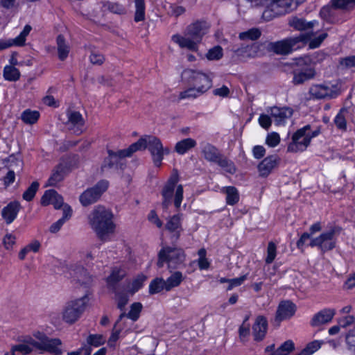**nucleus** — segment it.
<instances>
[{
	"label": "nucleus",
	"instance_id": "obj_1",
	"mask_svg": "<svg viewBox=\"0 0 355 355\" xmlns=\"http://www.w3.org/2000/svg\"><path fill=\"white\" fill-rule=\"evenodd\" d=\"M37 340L32 337L24 338L19 344L14 345V351H18L22 355H28L34 349L48 352L54 355L62 353L60 346L62 342L58 338H49L46 335L38 333L35 335Z\"/></svg>",
	"mask_w": 355,
	"mask_h": 355
},
{
	"label": "nucleus",
	"instance_id": "obj_2",
	"mask_svg": "<svg viewBox=\"0 0 355 355\" xmlns=\"http://www.w3.org/2000/svg\"><path fill=\"white\" fill-rule=\"evenodd\" d=\"M148 148L152 156L155 166H160L164 155L170 153L168 147L164 148L161 140L154 136L146 135L141 137L137 142L132 144L125 151L126 155H132L137 150Z\"/></svg>",
	"mask_w": 355,
	"mask_h": 355
},
{
	"label": "nucleus",
	"instance_id": "obj_3",
	"mask_svg": "<svg viewBox=\"0 0 355 355\" xmlns=\"http://www.w3.org/2000/svg\"><path fill=\"white\" fill-rule=\"evenodd\" d=\"M112 218V213L103 206L96 207L89 214V224L101 241L114 232L115 225Z\"/></svg>",
	"mask_w": 355,
	"mask_h": 355
},
{
	"label": "nucleus",
	"instance_id": "obj_4",
	"mask_svg": "<svg viewBox=\"0 0 355 355\" xmlns=\"http://www.w3.org/2000/svg\"><path fill=\"white\" fill-rule=\"evenodd\" d=\"M88 291L81 297L67 302L62 311V318L64 322L69 324L75 323L85 312L89 302Z\"/></svg>",
	"mask_w": 355,
	"mask_h": 355
},
{
	"label": "nucleus",
	"instance_id": "obj_5",
	"mask_svg": "<svg viewBox=\"0 0 355 355\" xmlns=\"http://www.w3.org/2000/svg\"><path fill=\"white\" fill-rule=\"evenodd\" d=\"M178 182L177 173L172 175L162 189V196L163 200L162 206L163 209L167 210L172 202V198L175 191L174 205L178 209L183 199V187L181 184L176 186Z\"/></svg>",
	"mask_w": 355,
	"mask_h": 355
},
{
	"label": "nucleus",
	"instance_id": "obj_6",
	"mask_svg": "<svg viewBox=\"0 0 355 355\" xmlns=\"http://www.w3.org/2000/svg\"><path fill=\"white\" fill-rule=\"evenodd\" d=\"M312 33H302L297 37H289L276 42H270L269 49L276 54L287 55L294 50L305 46Z\"/></svg>",
	"mask_w": 355,
	"mask_h": 355
},
{
	"label": "nucleus",
	"instance_id": "obj_7",
	"mask_svg": "<svg viewBox=\"0 0 355 355\" xmlns=\"http://www.w3.org/2000/svg\"><path fill=\"white\" fill-rule=\"evenodd\" d=\"M185 254L182 249L169 246L163 247L158 253L157 265L162 268L166 263L168 268H176L184 263Z\"/></svg>",
	"mask_w": 355,
	"mask_h": 355
},
{
	"label": "nucleus",
	"instance_id": "obj_8",
	"mask_svg": "<svg viewBox=\"0 0 355 355\" xmlns=\"http://www.w3.org/2000/svg\"><path fill=\"white\" fill-rule=\"evenodd\" d=\"M340 231V227H333L329 231L323 232L319 236L313 239L309 245L311 247H318L322 252L331 250L336 247L335 236L338 235Z\"/></svg>",
	"mask_w": 355,
	"mask_h": 355
},
{
	"label": "nucleus",
	"instance_id": "obj_9",
	"mask_svg": "<svg viewBox=\"0 0 355 355\" xmlns=\"http://www.w3.org/2000/svg\"><path fill=\"white\" fill-rule=\"evenodd\" d=\"M310 125H307L297 130L292 137V142L288 146L287 150L291 153L304 151L309 146L311 136L307 130H310Z\"/></svg>",
	"mask_w": 355,
	"mask_h": 355
},
{
	"label": "nucleus",
	"instance_id": "obj_10",
	"mask_svg": "<svg viewBox=\"0 0 355 355\" xmlns=\"http://www.w3.org/2000/svg\"><path fill=\"white\" fill-rule=\"evenodd\" d=\"M109 182L105 180H101L94 187L85 191L79 198L82 205L86 207L96 202L107 189Z\"/></svg>",
	"mask_w": 355,
	"mask_h": 355
},
{
	"label": "nucleus",
	"instance_id": "obj_11",
	"mask_svg": "<svg viewBox=\"0 0 355 355\" xmlns=\"http://www.w3.org/2000/svg\"><path fill=\"white\" fill-rule=\"evenodd\" d=\"M341 93L340 87L338 85H332L328 86L324 84H315L311 86L309 94L311 98L324 99V98H335Z\"/></svg>",
	"mask_w": 355,
	"mask_h": 355
},
{
	"label": "nucleus",
	"instance_id": "obj_12",
	"mask_svg": "<svg viewBox=\"0 0 355 355\" xmlns=\"http://www.w3.org/2000/svg\"><path fill=\"white\" fill-rule=\"evenodd\" d=\"M182 78L187 83L196 87L204 86L206 83L205 80L209 82L210 88L212 86L211 78L209 75L198 70L191 69H184L182 73Z\"/></svg>",
	"mask_w": 355,
	"mask_h": 355
},
{
	"label": "nucleus",
	"instance_id": "obj_13",
	"mask_svg": "<svg viewBox=\"0 0 355 355\" xmlns=\"http://www.w3.org/2000/svg\"><path fill=\"white\" fill-rule=\"evenodd\" d=\"M296 306L290 301L279 303L276 311L275 322L279 325L282 320L291 318L295 313Z\"/></svg>",
	"mask_w": 355,
	"mask_h": 355
},
{
	"label": "nucleus",
	"instance_id": "obj_14",
	"mask_svg": "<svg viewBox=\"0 0 355 355\" xmlns=\"http://www.w3.org/2000/svg\"><path fill=\"white\" fill-rule=\"evenodd\" d=\"M32 27L26 25L20 34L14 39L0 40V51L11 46H22L25 44L26 37L29 35Z\"/></svg>",
	"mask_w": 355,
	"mask_h": 355
},
{
	"label": "nucleus",
	"instance_id": "obj_15",
	"mask_svg": "<svg viewBox=\"0 0 355 355\" xmlns=\"http://www.w3.org/2000/svg\"><path fill=\"white\" fill-rule=\"evenodd\" d=\"M280 158L277 155H272L264 158L258 165L259 175L267 177L279 164Z\"/></svg>",
	"mask_w": 355,
	"mask_h": 355
},
{
	"label": "nucleus",
	"instance_id": "obj_16",
	"mask_svg": "<svg viewBox=\"0 0 355 355\" xmlns=\"http://www.w3.org/2000/svg\"><path fill=\"white\" fill-rule=\"evenodd\" d=\"M209 28V24L205 21H197L187 26V34L200 43L204 35Z\"/></svg>",
	"mask_w": 355,
	"mask_h": 355
},
{
	"label": "nucleus",
	"instance_id": "obj_17",
	"mask_svg": "<svg viewBox=\"0 0 355 355\" xmlns=\"http://www.w3.org/2000/svg\"><path fill=\"white\" fill-rule=\"evenodd\" d=\"M67 118L68 128L73 130L74 133L80 135L83 132L82 129L85 125V120L82 114L77 111H69Z\"/></svg>",
	"mask_w": 355,
	"mask_h": 355
},
{
	"label": "nucleus",
	"instance_id": "obj_18",
	"mask_svg": "<svg viewBox=\"0 0 355 355\" xmlns=\"http://www.w3.org/2000/svg\"><path fill=\"white\" fill-rule=\"evenodd\" d=\"M268 330V320L263 315H258L252 325V335L254 340L259 342L264 339Z\"/></svg>",
	"mask_w": 355,
	"mask_h": 355
},
{
	"label": "nucleus",
	"instance_id": "obj_19",
	"mask_svg": "<svg viewBox=\"0 0 355 355\" xmlns=\"http://www.w3.org/2000/svg\"><path fill=\"white\" fill-rule=\"evenodd\" d=\"M172 40L178 44L182 49H187L191 51H197L198 49V42L191 36L189 35L187 32L184 36L176 34L172 36Z\"/></svg>",
	"mask_w": 355,
	"mask_h": 355
},
{
	"label": "nucleus",
	"instance_id": "obj_20",
	"mask_svg": "<svg viewBox=\"0 0 355 355\" xmlns=\"http://www.w3.org/2000/svg\"><path fill=\"white\" fill-rule=\"evenodd\" d=\"M63 203L62 197L53 189L46 191L41 198V204L42 205L46 206L51 204L56 209L61 208Z\"/></svg>",
	"mask_w": 355,
	"mask_h": 355
},
{
	"label": "nucleus",
	"instance_id": "obj_21",
	"mask_svg": "<svg viewBox=\"0 0 355 355\" xmlns=\"http://www.w3.org/2000/svg\"><path fill=\"white\" fill-rule=\"evenodd\" d=\"M73 280L81 286L88 287L93 282V278L87 270L81 266L76 267L71 272Z\"/></svg>",
	"mask_w": 355,
	"mask_h": 355
},
{
	"label": "nucleus",
	"instance_id": "obj_22",
	"mask_svg": "<svg viewBox=\"0 0 355 355\" xmlns=\"http://www.w3.org/2000/svg\"><path fill=\"white\" fill-rule=\"evenodd\" d=\"M336 311L332 309H324L315 314L311 320V325L313 327H318L321 324H327L331 321Z\"/></svg>",
	"mask_w": 355,
	"mask_h": 355
},
{
	"label": "nucleus",
	"instance_id": "obj_23",
	"mask_svg": "<svg viewBox=\"0 0 355 355\" xmlns=\"http://www.w3.org/2000/svg\"><path fill=\"white\" fill-rule=\"evenodd\" d=\"M270 8L277 15H284L295 9L293 0H271Z\"/></svg>",
	"mask_w": 355,
	"mask_h": 355
},
{
	"label": "nucleus",
	"instance_id": "obj_24",
	"mask_svg": "<svg viewBox=\"0 0 355 355\" xmlns=\"http://www.w3.org/2000/svg\"><path fill=\"white\" fill-rule=\"evenodd\" d=\"M205 81L206 83L205 84L204 86H200L199 87L193 86L188 88L184 91L181 92L179 95V99H193L205 93L207 90L210 89L209 82L207 80H205Z\"/></svg>",
	"mask_w": 355,
	"mask_h": 355
},
{
	"label": "nucleus",
	"instance_id": "obj_25",
	"mask_svg": "<svg viewBox=\"0 0 355 355\" xmlns=\"http://www.w3.org/2000/svg\"><path fill=\"white\" fill-rule=\"evenodd\" d=\"M125 276V270L115 268L112 270L111 274L107 278V286L114 293L119 291V284Z\"/></svg>",
	"mask_w": 355,
	"mask_h": 355
},
{
	"label": "nucleus",
	"instance_id": "obj_26",
	"mask_svg": "<svg viewBox=\"0 0 355 355\" xmlns=\"http://www.w3.org/2000/svg\"><path fill=\"white\" fill-rule=\"evenodd\" d=\"M293 114V110L288 107H273L270 108V115L274 119L277 125L284 124L285 120Z\"/></svg>",
	"mask_w": 355,
	"mask_h": 355
},
{
	"label": "nucleus",
	"instance_id": "obj_27",
	"mask_svg": "<svg viewBox=\"0 0 355 355\" xmlns=\"http://www.w3.org/2000/svg\"><path fill=\"white\" fill-rule=\"evenodd\" d=\"M181 214H176L171 217L166 224V229L173 233V237L175 240H178L180 236V233L182 231L181 226Z\"/></svg>",
	"mask_w": 355,
	"mask_h": 355
},
{
	"label": "nucleus",
	"instance_id": "obj_28",
	"mask_svg": "<svg viewBox=\"0 0 355 355\" xmlns=\"http://www.w3.org/2000/svg\"><path fill=\"white\" fill-rule=\"evenodd\" d=\"M20 209L18 202H12L5 207L1 211V216L7 224H10L16 218Z\"/></svg>",
	"mask_w": 355,
	"mask_h": 355
},
{
	"label": "nucleus",
	"instance_id": "obj_29",
	"mask_svg": "<svg viewBox=\"0 0 355 355\" xmlns=\"http://www.w3.org/2000/svg\"><path fill=\"white\" fill-rule=\"evenodd\" d=\"M202 154L207 161L214 163H216L222 155L216 147L209 143L202 144Z\"/></svg>",
	"mask_w": 355,
	"mask_h": 355
},
{
	"label": "nucleus",
	"instance_id": "obj_30",
	"mask_svg": "<svg viewBox=\"0 0 355 355\" xmlns=\"http://www.w3.org/2000/svg\"><path fill=\"white\" fill-rule=\"evenodd\" d=\"M125 149L114 152L111 150H107L108 157H106L101 166L102 171L112 168L117 162V158H124L130 157L131 155H126L125 153H121V152L125 151Z\"/></svg>",
	"mask_w": 355,
	"mask_h": 355
},
{
	"label": "nucleus",
	"instance_id": "obj_31",
	"mask_svg": "<svg viewBox=\"0 0 355 355\" xmlns=\"http://www.w3.org/2000/svg\"><path fill=\"white\" fill-rule=\"evenodd\" d=\"M318 24L315 20L307 21L302 17H293L289 19L288 24L295 30L303 31L312 29Z\"/></svg>",
	"mask_w": 355,
	"mask_h": 355
},
{
	"label": "nucleus",
	"instance_id": "obj_32",
	"mask_svg": "<svg viewBox=\"0 0 355 355\" xmlns=\"http://www.w3.org/2000/svg\"><path fill=\"white\" fill-rule=\"evenodd\" d=\"M315 76V71L312 67L294 73L293 83L294 85L303 84L304 82L313 79Z\"/></svg>",
	"mask_w": 355,
	"mask_h": 355
},
{
	"label": "nucleus",
	"instance_id": "obj_33",
	"mask_svg": "<svg viewBox=\"0 0 355 355\" xmlns=\"http://www.w3.org/2000/svg\"><path fill=\"white\" fill-rule=\"evenodd\" d=\"M67 167L63 164H58L55 167L51 177L48 180V186H55L58 182H61L66 175Z\"/></svg>",
	"mask_w": 355,
	"mask_h": 355
},
{
	"label": "nucleus",
	"instance_id": "obj_34",
	"mask_svg": "<svg viewBox=\"0 0 355 355\" xmlns=\"http://www.w3.org/2000/svg\"><path fill=\"white\" fill-rule=\"evenodd\" d=\"M196 141L191 138L184 139L176 143L175 151L179 155H184L189 150L196 147Z\"/></svg>",
	"mask_w": 355,
	"mask_h": 355
},
{
	"label": "nucleus",
	"instance_id": "obj_35",
	"mask_svg": "<svg viewBox=\"0 0 355 355\" xmlns=\"http://www.w3.org/2000/svg\"><path fill=\"white\" fill-rule=\"evenodd\" d=\"M56 42L58 58L60 60L63 61L67 58L70 51V47L62 35H59L57 37Z\"/></svg>",
	"mask_w": 355,
	"mask_h": 355
},
{
	"label": "nucleus",
	"instance_id": "obj_36",
	"mask_svg": "<svg viewBox=\"0 0 355 355\" xmlns=\"http://www.w3.org/2000/svg\"><path fill=\"white\" fill-rule=\"evenodd\" d=\"M184 280L183 275L180 271L173 272L166 280V291H171L173 288L178 287Z\"/></svg>",
	"mask_w": 355,
	"mask_h": 355
},
{
	"label": "nucleus",
	"instance_id": "obj_37",
	"mask_svg": "<svg viewBox=\"0 0 355 355\" xmlns=\"http://www.w3.org/2000/svg\"><path fill=\"white\" fill-rule=\"evenodd\" d=\"M142 309V304L140 302H135L130 306V310L128 313L125 314V313H122L119 320L116 321L115 325L121 320L123 317L126 316L128 318L131 319L133 321H136L138 320L140 315V313Z\"/></svg>",
	"mask_w": 355,
	"mask_h": 355
},
{
	"label": "nucleus",
	"instance_id": "obj_38",
	"mask_svg": "<svg viewBox=\"0 0 355 355\" xmlns=\"http://www.w3.org/2000/svg\"><path fill=\"white\" fill-rule=\"evenodd\" d=\"M259 49V45L256 43L252 44V45H247L245 46H241L239 48L234 49L233 51L235 55L237 57H251L252 56L251 52L256 53L257 51Z\"/></svg>",
	"mask_w": 355,
	"mask_h": 355
},
{
	"label": "nucleus",
	"instance_id": "obj_39",
	"mask_svg": "<svg viewBox=\"0 0 355 355\" xmlns=\"http://www.w3.org/2000/svg\"><path fill=\"white\" fill-rule=\"evenodd\" d=\"M166 291V285L165 280L161 277H157L153 279L149 285V293L154 295L162 292Z\"/></svg>",
	"mask_w": 355,
	"mask_h": 355
},
{
	"label": "nucleus",
	"instance_id": "obj_40",
	"mask_svg": "<svg viewBox=\"0 0 355 355\" xmlns=\"http://www.w3.org/2000/svg\"><path fill=\"white\" fill-rule=\"evenodd\" d=\"M223 191L226 194V202L228 205H234L239 202V193L234 187H224Z\"/></svg>",
	"mask_w": 355,
	"mask_h": 355
},
{
	"label": "nucleus",
	"instance_id": "obj_41",
	"mask_svg": "<svg viewBox=\"0 0 355 355\" xmlns=\"http://www.w3.org/2000/svg\"><path fill=\"white\" fill-rule=\"evenodd\" d=\"M3 77L8 81H17L20 78V72L14 66L7 65L3 69Z\"/></svg>",
	"mask_w": 355,
	"mask_h": 355
},
{
	"label": "nucleus",
	"instance_id": "obj_42",
	"mask_svg": "<svg viewBox=\"0 0 355 355\" xmlns=\"http://www.w3.org/2000/svg\"><path fill=\"white\" fill-rule=\"evenodd\" d=\"M261 35V31L257 28H252L247 31L241 32L239 35L241 40H257Z\"/></svg>",
	"mask_w": 355,
	"mask_h": 355
},
{
	"label": "nucleus",
	"instance_id": "obj_43",
	"mask_svg": "<svg viewBox=\"0 0 355 355\" xmlns=\"http://www.w3.org/2000/svg\"><path fill=\"white\" fill-rule=\"evenodd\" d=\"M40 113L37 111H33L29 109L24 110L21 115V120L26 124H33L37 121Z\"/></svg>",
	"mask_w": 355,
	"mask_h": 355
},
{
	"label": "nucleus",
	"instance_id": "obj_44",
	"mask_svg": "<svg viewBox=\"0 0 355 355\" xmlns=\"http://www.w3.org/2000/svg\"><path fill=\"white\" fill-rule=\"evenodd\" d=\"M294 349V343L291 340H288L275 350L272 355H288Z\"/></svg>",
	"mask_w": 355,
	"mask_h": 355
},
{
	"label": "nucleus",
	"instance_id": "obj_45",
	"mask_svg": "<svg viewBox=\"0 0 355 355\" xmlns=\"http://www.w3.org/2000/svg\"><path fill=\"white\" fill-rule=\"evenodd\" d=\"M146 277L143 274H140L132 282L131 284L128 285V291L131 294H134L138 291L143 286L144 282L146 281Z\"/></svg>",
	"mask_w": 355,
	"mask_h": 355
},
{
	"label": "nucleus",
	"instance_id": "obj_46",
	"mask_svg": "<svg viewBox=\"0 0 355 355\" xmlns=\"http://www.w3.org/2000/svg\"><path fill=\"white\" fill-rule=\"evenodd\" d=\"M216 164L230 174H234L236 172V167L233 162L228 159L223 155H221L220 157L216 162Z\"/></svg>",
	"mask_w": 355,
	"mask_h": 355
},
{
	"label": "nucleus",
	"instance_id": "obj_47",
	"mask_svg": "<svg viewBox=\"0 0 355 355\" xmlns=\"http://www.w3.org/2000/svg\"><path fill=\"white\" fill-rule=\"evenodd\" d=\"M136 22L144 21L145 19V1L144 0H135Z\"/></svg>",
	"mask_w": 355,
	"mask_h": 355
},
{
	"label": "nucleus",
	"instance_id": "obj_48",
	"mask_svg": "<svg viewBox=\"0 0 355 355\" xmlns=\"http://www.w3.org/2000/svg\"><path fill=\"white\" fill-rule=\"evenodd\" d=\"M347 112V108H341L334 119L335 125L341 130H346L347 129V122L345 119V114Z\"/></svg>",
	"mask_w": 355,
	"mask_h": 355
},
{
	"label": "nucleus",
	"instance_id": "obj_49",
	"mask_svg": "<svg viewBox=\"0 0 355 355\" xmlns=\"http://www.w3.org/2000/svg\"><path fill=\"white\" fill-rule=\"evenodd\" d=\"M331 7L335 9H347L355 6V0H331Z\"/></svg>",
	"mask_w": 355,
	"mask_h": 355
},
{
	"label": "nucleus",
	"instance_id": "obj_50",
	"mask_svg": "<svg viewBox=\"0 0 355 355\" xmlns=\"http://www.w3.org/2000/svg\"><path fill=\"white\" fill-rule=\"evenodd\" d=\"M39 183L37 181L32 182L28 188L24 191L22 195L24 200L29 202L31 201L35 196V193L39 188Z\"/></svg>",
	"mask_w": 355,
	"mask_h": 355
},
{
	"label": "nucleus",
	"instance_id": "obj_51",
	"mask_svg": "<svg viewBox=\"0 0 355 355\" xmlns=\"http://www.w3.org/2000/svg\"><path fill=\"white\" fill-rule=\"evenodd\" d=\"M223 55V49L220 46H216L210 49L206 54L209 60H218Z\"/></svg>",
	"mask_w": 355,
	"mask_h": 355
},
{
	"label": "nucleus",
	"instance_id": "obj_52",
	"mask_svg": "<svg viewBox=\"0 0 355 355\" xmlns=\"http://www.w3.org/2000/svg\"><path fill=\"white\" fill-rule=\"evenodd\" d=\"M105 342L104 337L100 334H91L87 339V343L89 345L88 347L94 346L98 347L103 345Z\"/></svg>",
	"mask_w": 355,
	"mask_h": 355
},
{
	"label": "nucleus",
	"instance_id": "obj_53",
	"mask_svg": "<svg viewBox=\"0 0 355 355\" xmlns=\"http://www.w3.org/2000/svg\"><path fill=\"white\" fill-rule=\"evenodd\" d=\"M308 33H312V36L310 40L308 41L309 46L310 49H315L320 46L322 42L324 40V39L327 37V33H324L320 34L319 36L312 38L314 35L313 32H309Z\"/></svg>",
	"mask_w": 355,
	"mask_h": 355
},
{
	"label": "nucleus",
	"instance_id": "obj_54",
	"mask_svg": "<svg viewBox=\"0 0 355 355\" xmlns=\"http://www.w3.org/2000/svg\"><path fill=\"white\" fill-rule=\"evenodd\" d=\"M277 253L276 245L270 241L268 243L267 248V257L266 258V263H271L275 259Z\"/></svg>",
	"mask_w": 355,
	"mask_h": 355
},
{
	"label": "nucleus",
	"instance_id": "obj_55",
	"mask_svg": "<svg viewBox=\"0 0 355 355\" xmlns=\"http://www.w3.org/2000/svg\"><path fill=\"white\" fill-rule=\"evenodd\" d=\"M104 7L115 14L121 15L125 13L124 8L117 3L107 2L104 4Z\"/></svg>",
	"mask_w": 355,
	"mask_h": 355
},
{
	"label": "nucleus",
	"instance_id": "obj_56",
	"mask_svg": "<svg viewBox=\"0 0 355 355\" xmlns=\"http://www.w3.org/2000/svg\"><path fill=\"white\" fill-rule=\"evenodd\" d=\"M250 333V324L243 322L239 329V338L241 341H245V338L249 336Z\"/></svg>",
	"mask_w": 355,
	"mask_h": 355
},
{
	"label": "nucleus",
	"instance_id": "obj_57",
	"mask_svg": "<svg viewBox=\"0 0 355 355\" xmlns=\"http://www.w3.org/2000/svg\"><path fill=\"white\" fill-rule=\"evenodd\" d=\"M90 62L93 64L101 65L103 63L105 58L104 56L96 51H92L89 56Z\"/></svg>",
	"mask_w": 355,
	"mask_h": 355
},
{
	"label": "nucleus",
	"instance_id": "obj_58",
	"mask_svg": "<svg viewBox=\"0 0 355 355\" xmlns=\"http://www.w3.org/2000/svg\"><path fill=\"white\" fill-rule=\"evenodd\" d=\"M280 141L279 135L276 132H272L269 134L267 137L266 142L270 147H275L279 144Z\"/></svg>",
	"mask_w": 355,
	"mask_h": 355
},
{
	"label": "nucleus",
	"instance_id": "obj_59",
	"mask_svg": "<svg viewBox=\"0 0 355 355\" xmlns=\"http://www.w3.org/2000/svg\"><path fill=\"white\" fill-rule=\"evenodd\" d=\"M339 63L340 66L346 69L354 67H355V55L341 58Z\"/></svg>",
	"mask_w": 355,
	"mask_h": 355
},
{
	"label": "nucleus",
	"instance_id": "obj_60",
	"mask_svg": "<svg viewBox=\"0 0 355 355\" xmlns=\"http://www.w3.org/2000/svg\"><path fill=\"white\" fill-rule=\"evenodd\" d=\"M247 279V275H244L237 278L230 279L227 291L232 290L234 287L239 286Z\"/></svg>",
	"mask_w": 355,
	"mask_h": 355
},
{
	"label": "nucleus",
	"instance_id": "obj_61",
	"mask_svg": "<svg viewBox=\"0 0 355 355\" xmlns=\"http://www.w3.org/2000/svg\"><path fill=\"white\" fill-rule=\"evenodd\" d=\"M185 11V8L181 6L171 4L169 6V13L171 16H173L175 17L180 16L181 15L184 14Z\"/></svg>",
	"mask_w": 355,
	"mask_h": 355
},
{
	"label": "nucleus",
	"instance_id": "obj_62",
	"mask_svg": "<svg viewBox=\"0 0 355 355\" xmlns=\"http://www.w3.org/2000/svg\"><path fill=\"white\" fill-rule=\"evenodd\" d=\"M259 125L264 129L268 130L271 126L272 120L271 118L265 114H261L259 118Z\"/></svg>",
	"mask_w": 355,
	"mask_h": 355
},
{
	"label": "nucleus",
	"instance_id": "obj_63",
	"mask_svg": "<svg viewBox=\"0 0 355 355\" xmlns=\"http://www.w3.org/2000/svg\"><path fill=\"white\" fill-rule=\"evenodd\" d=\"M16 237L12 234H7L3 238V244L7 250L12 248L13 245L15 243Z\"/></svg>",
	"mask_w": 355,
	"mask_h": 355
},
{
	"label": "nucleus",
	"instance_id": "obj_64",
	"mask_svg": "<svg viewBox=\"0 0 355 355\" xmlns=\"http://www.w3.org/2000/svg\"><path fill=\"white\" fill-rule=\"evenodd\" d=\"M346 343L348 349L353 351L355 354V333L354 331L349 332L346 336Z\"/></svg>",
	"mask_w": 355,
	"mask_h": 355
}]
</instances>
